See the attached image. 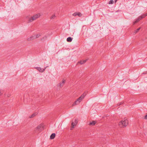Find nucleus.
Here are the masks:
<instances>
[{
  "mask_svg": "<svg viewBox=\"0 0 147 147\" xmlns=\"http://www.w3.org/2000/svg\"><path fill=\"white\" fill-rule=\"evenodd\" d=\"M41 16L40 13H38L32 16L27 17V18L28 19V21L30 22H32L36 19L39 18Z\"/></svg>",
  "mask_w": 147,
  "mask_h": 147,
  "instance_id": "nucleus-1",
  "label": "nucleus"
},
{
  "mask_svg": "<svg viewBox=\"0 0 147 147\" xmlns=\"http://www.w3.org/2000/svg\"><path fill=\"white\" fill-rule=\"evenodd\" d=\"M128 124V121L125 118L123 120H122L119 123V125L121 128H123L126 126Z\"/></svg>",
  "mask_w": 147,
  "mask_h": 147,
  "instance_id": "nucleus-2",
  "label": "nucleus"
},
{
  "mask_svg": "<svg viewBox=\"0 0 147 147\" xmlns=\"http://www.w3.org/2000/svg\"><path fill=\"white\" fill-rule=\"evenodd\" d=\"M43 126L42 124H40L38 125L36 128V130L40 131L43 129Z\"/></svg>",
  "mask_w": 147,
  "mask_h": 147,
  "instance_id": "nucleus-3",
  "label": "nucleus"
},
{
  "mask_svg": "<svg viewBox=\"0 0 147 147\" xmlns=\"http://www.w3.org/2000/svg\"><path fill=\"white\" fill-rule=\"evenodd\" d=\"M47 67H45V68L44 69H42L40 67H36L35 68L40 72H43L45 71V69H46V68Z\"/></svg>",
  "mask_w": 147,
  "mask_h": 147,
  "instance_id": "nucleus-4",
  "label": "nucleus"
},
{
  "mask_svg": "<svg viewBox=\"0 0 147 147\" xmlns=\"http://www.w3.org/2000/svg\"><path fill=\"white\" fill-rule=\"evenodd\" d=\"M72 15L74 16H78L79 17H81L82 16V14L80 12H76L74 13Z\"/></svg>",
  "mask_w": 147,
  "mask_h": 147,
  "instance_id": "nucleus-5",
  "label": "nucleus"
},
{
  "mask_svg": "<svg viewBox=\"0 0 147 147\" xmlns=\"http://www.w3.org/2000/svg\"><path fill=\"white\" fill-rule=\"evenodd\" d=\"M85 96V95H84V94H83L80 97L77 99L78 100H79L81 102L83 99L84 98Z\"/></svg>",
  "mask_w": 147,
  "mask_h": 147,
  "instance_id": "nucleus-6",
  "label": "nucleus"
},
{
  "mask_svg": "<svg viewBox=\"0 0 147 147\" xmlns=\"http://www.w3.org/2000/svg\"><path fill=\"white\" fill-rule=\"evenodd\" d=\"M87 59H86V60H84L83 61H82V60L80 61H78V62L77 63L78 64L80 63V64H83L84 63H86V61H87Z\"/></svg>",
  "mask_w": 147,
  "mask_h": 147,
  "instance_id": "nucleus-7",
  "label": "nucleus"
},
{
  "mask_svg": "<svg viewBox=\"0 0 147 147\" xmlns=\"http://www.w3.org/2000/svg\"><path fill=\"white\" fill-rule=\"evenodd\" d=\"M80 102L79 100L77 99V100H76L72 104V106H74L75 105H76L80 103Z\"/></svg>",
  "mask_w": 147,
  "mask_h": 147,
  "instance_id": "nucleus-8",
  "label": "nucleus"
},
{
  "mask_svg": "<svg viewBox=\"0 0 147 147\" xmlns=\"http://www.w3.org/2000/svg\"><path fill=\"white\" fill-rule=\"evenodd\" d=\"M55 135H56L55 133L52 134L50 136V138L51 139H54L55 137Z\"/></svg>",
  "mask_w": 147,
  "mask_h": 147,
  "instance_id": "nucleus-9",
  "label": "nucleus"
},
{
  "mask_svg": "<svg viewBox=\"0 0 147 147\" xmlns=\"http://www.w3.org/2000/svg\"><path fill=\"white\" fill-rule=\"evenodd\" d=\"M73 38L72 37H68L67 41L68 42H71L72 41Z\"/></svg>",
  "mask_w": 147,
  "mask_h": 147,
  "instance_id": "nucleus-10",
  "label": "nucleus"
},
{
  "mask_svg": "<svg viewBox=\"0 0 147 147\" xmlns=\"http://www.w3.org/2000/svg\"><path fill=\"white\" fill-rule=\"evenodd\" d=\"M96 123V121H93L92 122H90V123H89V125H95V124Z\"/></svg>",
  "mask_w": 147,
  "mask_h": 147,
  "instance_id": "nucleus-11",
  "label": "nucleus"
},
{
  "mask_svg": "<svg viewBox=\"0 0 147 147\" xmlns=\"http://www.w3.org/2000/svg\"><path fill=\"white\" fill-rule=\"evenodd\" d=\"M38 114V113L36 112L33 113L32 115L30 117V118H33L36 115Z\"/></svg>",
  "mask_w": 147,
  "mask_h": 147,
  "instance_id": "nucleus-12",
  "label": "nucleus"
},
{
  "mask_svg": "<svg viewBox=\"0 0 147 147\" xmlns=\"http://www.w3.org/2000/svg\"><path fill=\"white\" fill-rule=\"evenodd\" d=\"M56 17V16L55 14H53L50 17V19L51 20H53L55 19V18Z\"/></svg>",
  "mask_w": 147,
  "mask_h": 147,
  "instance_id": "nucleus-13",
  "label": "nucleus"
},
{
  "mask_svg": "<svg viewBox=\"0 0 147 147\" xmlns=\"http://www.w3.org/2000/svg\"><path fill=\"white\" fill-rule=\"evenodd\" d=\"M65 80H63L61 83H60V85L61 86H63L65 83Z\"/></svg>",
  "mask_w": 147,
  "mask_h": 147,
  "instance_id": "nucleus-14",
  "label": "nucleus"
},
{
  "mask_svg": "<svg viewBox=\"0 0 147 147\" xmlns=\"http://www.w3.org/2000/svg\"><path fill=\"white\" fill-rule=\"evenodd\" d=\"M74 123L73 122H72L71 123V130H72V129L73 128H74V125H76V124H75L74 125Z\"/></svg>",
  "mask_w": 147,
  "mask_h": 147,
  "instance_id": "nucleus-15",
  "label": "nucleus"
},
{
  "mask_svg": "<svg viewBox=\"0 0 147 147\" xmlns=\"http://www.w3.org/2000/svg\"><path fill=\"white\" fill-rule=\"evenodd\" d=\"M114 3V1L112 0H110L109 2V4H113Z\"/></svg>",
  "mask_w": 147,
  "mask_h": 147,
  "instance_id": "nucleus-16",
  "label": "nucleus"
},
{
  "mask_svg": "<svg viewBox=\"0 0 147 147\" xmlns=\"http://www.w3.org/2000/svg\"><path fill=\"white\" fill-rule=\"evenodd\" d=\"M33 37H29L28 38L27 40L28 41H30L32 40L33 39Z\"/></svg>",
  "mask_w": 147,
  "mask_h": 147,
  "instance_id": "nucleus-17",
  "label": "nucleus"
},
{
  "mask_svg": "<svg viewBox=\"0 0 147 147\" xmlns=\"http://www.w3.org/2000/svg\"><path fill=\"white\" fill-rule=\"evenodd\" d=\"M140 20H139L138 19V18L136 20V21H135V22H133V24H134L135 23H136L138 22Z\"/></svg>",
  "mask_w": 147,
  "mask_h": 147,
  "instance_id": "nucleus-18",
  "label": "nucleus"
},
{
  "mask_svg": "<svg viewBox=\"0 0 147 147\" xmlns=\"http://www.w3.org/2000/svg\"><path fill=\"white\" fill-rule=\"evenodd\" d=\"M140 29V28H138V29H137L135 31V33H137V32H138L139 30Z\"/></svg>",
  "mask_w": 147,
  "mask_h": 147,
  "instance_id": "nucleus-19",
  "label": "nucleus"
},
{
  "mask_svg": "<svg viewBox=\"0 0 147 147\" xmlns=\"http://www.w3.org/2000/svg\"><path fill=\"white\" fill-rule=\"evenodd\" d=\"M142 17H141V16L139 17L138 19L139 20H140L142 19Z\"/></svg>",
  "mask_w": 147,
  "mask_h": 147,
  "instance_id": "nucleus-20",
  "label": "nucleus"
},
{
  "mask_svg": "<svg viewBox=\"0 0 147 147\" xmlns=\"http://www.w3.org/2000/svg\"><path fill=\"white\" fill-rule=\"evenodd\" d=\"M141 16L142 17V18H144L146 16L144 14L142 16Z\"/></svg>",
  "mask_w": 147,
  "mask_h": 147,
  "instance_id": "nucleus-21",
  "label": "nucleus"
},
{
  "mask_svg": "<svg viewBox=\"0 0 147 147\" xmlns=\"http://www.w3.org/2000/svg\"><path fill=\"white\" fill-rule=\"evenodd\" d=\"M141 16L142 17V18H144L146 16L144 14L142 16Z\"/></svg>",
  "mask_w": 147,
  "mask_h": 147,
  "instance_id": "nucleus-22",
  "label": "nucleus"
},
{
  "mask_svg": "<svg viewBox=\"0 0 147 147\" xmlns=\"http://www.w3.org/2000/svg\"><path fill=\"white\" fill-rule=\"evenodd\" d=\"M36 36H41V34H37L36 35Z\"/></svg>",
  "mask_w": 147,
  "mask_h": 147,
  "instance_id": "nucleus-23",
  "label": "nucleus"
},
{
  "mask_svg": "<svg viewBox=\"0 0 147 147\" xmlns=\"http://www.w3.org/2000/svg\"><path fill=\"white\" fill-rule=\"evenodd\" d=\"M144 119H147V115H146L145 116V117H144Z\"/></svg>",
  "mask_w": 147,
  "mask_h": 147,
  "instance_id": "nucleus-24",
  "label": "nucleus"
},
{
  "mask_svg": "<svg viewBox=\"0 0 147 147\" xmlns=\"http://www.w3.org/2000/svg\"><path fill=\"white\" fill-rule=\"evenodd\" d=\"M144 14H145V16H147V13Z\"/></svg>",
  "mask_w": 147,
  "mask_h": 147,
  "instance_id": "nucleus-25",
  "label": "nucleus"
},
{
  "mask_svg": "<svg viewBox=\"0 0 147 147\" xmlns=\"http://www.w3.org/2000/svg\"><path fill=\"white\" fill-rule=\"evenodd\" d=\"M144 14H145V16H147V13Z\"/></svg>",
  "mask_w": 147,
  "mask_h": 147,
  "instance_id": "nucleus-26",
  "label": "nucleus"
},
{
  "mask_svg": "<svg viewBox=\"0 0 147 147\" xmlns=\"http://www.w3.org/2000/svg\"><path fill=\"white\" fill-rule=\"evenodd\" d=\"M122 104V102H120V104H119V105H121Z\"/></svg>",
  "mask_w": 147,
  "mask_h": 147,
  "instance_id": "nucleus-27",
  "label": "nucleus"
},
{
  "mask_svg": "<svg viewBox=\"0 0 147 147\" xmlns=\"http://www.w3.org/2000/svg\"><path fill=\"white\" fill-rule=\"evenodd\" d=\"M117 0H115V3H116V2L117 1Z\"/></svg>",
  "mask_w": 147,
  "mask_h": 147,
  "instance_id": "nucleus-28",
  "label": "nucleus"
},
{
  "mask_svg": "<svg viewBox=\"0 0 147 147\" xmlns=\"http://www.w3.org/2000/svg\"><path fill=\"white\" fill-rule=\"evenodd\" d=\"M1 91L0 90V95H1Z\"/></svg>",
  "mask_w": 147,
  "mask_h": 147,
  "instance_id": "nucleus-29",
  "label": "nucleus"
}]
</instances>
